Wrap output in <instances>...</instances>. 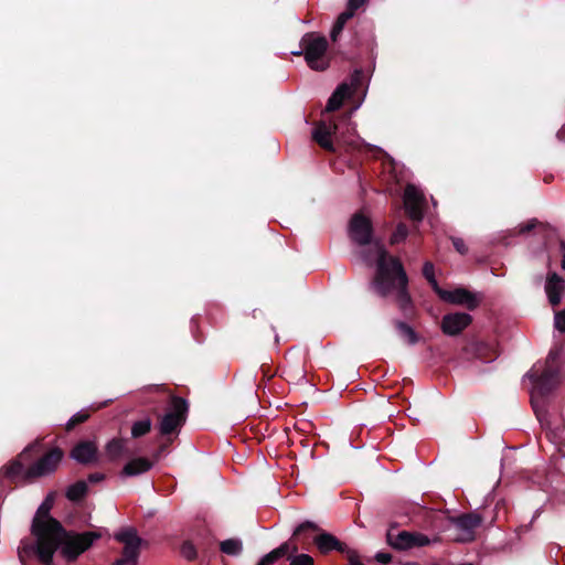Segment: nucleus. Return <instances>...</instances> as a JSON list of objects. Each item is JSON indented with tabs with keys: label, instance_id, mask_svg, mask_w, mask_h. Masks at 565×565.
Masks as SVG:
<instances>
[{
	"label": "nucleus",
	"instance_id": "6e6552de",
	"mask_svg": "<svg viewBox=\"0 0 565 565\" xmlns=\"http://www.w3.org/2000/svg\"><path fill=\"white\" fill-rule=\"evenodd\" d=\"M386 542L397 551H406L430 544V540L427 535L418 532L399 531L395 525L387 530Z\"/></svg>",
	"mask_w": 565,
	"mask_h": 565
},
{
	"label": "nucleus",
	"instance_id": "f704fd0d",
	"mask_svg": "<svg viewBox=\"0 0 565 565\" xmlns=\"http://www.w3.org/2000/svg\"><path fill=\"white\" fill-rule=\"evenodd\" d=\"M537 226H542L544 228H550V225L548 224H544V223H541L539 220L536 218H532L530 221H527L526 223L524 224H521L519 226V234H526V233H530L531 231H533L534 228H536Z\"/></svg>",
	"mask_w": 565,
	"mask_h": 565
},
{
	"label": "nucleus",
	"instance_id": "58836bf2",
	"mask_svg": "<svg viewBox=\"0 0 565 565\" xmlns=\"http://www.w3.org/2000/svg\"><path fill=\"white\" fill-rule=\"evenodd\" d=\"M341 554H344L347 556L349 565H364L360 561L358 552L354 550H351L349 546H348V551L341 552Z\"/></svg>",
	"mask_w": 565,
	"mask_h": 565
},
{
	"label": "nucleus",
	"instance_id": "5701e85b",
	"mask_svg": "<svg viewBox=\"0 0 565 565\" xmlns=\"http://www.w3.org/2000/svg\"><path fill=\"white\" fill-rule=\"evenodd\" d=\"M394 326L399 337L408 344L414 345L419 341V337L416 331L406 322L396 320Z\"/></svg>",
	"mask_w": 565,
	"mask_h": 565
},
{
	"label": "nucleus",
	"instance_id": "4be33fe9",
	"mask_svg": "<svg viewBox=\"0 0 565 565\" xmlns=\"http://www.w3.org/2000/svg\"><path fill=\"white\" fill-rule=\"evenodd\" d=\"M349 86L347 83H341L328 99L326 110L329 113L335 111L341 108L344 100L350 98Z\"/></svg>",
	"mask_w": 565,
	"mask_h": 565
},
{
	"label": "nucleus",
	"instance_id": "aec40b11",
	"mask_svg": "<svg viewBox=\"0 0 565 565\" xmlns=\"http://www.w3.org/2000/svg\"><path fill=\"white\" fill-rule=\"evenodd\" d=\"M334 130L335 126L331 127L326 122L320 121L316 125L312 131V139L326 151L335 152V148L331 138Z\"/></svg>",
	"mask_w": 565,
	"mask_h": 565
},
{
	"label": "nucleus",
	"instance_id": "b1692460",
	"mask_svg": "<svg viewBox=\"0 0 565 565\" xmlns=\"http://www.w3.org/2000/svg\"><path fill=\"white\" fill-rule=\"evenodd\" d=\"M88 492V486L86 481L78 480L71 484L66 490V498L72 502H78L85 498Z\"/></svg>",
	"mask_w": 565,
	"mask_h": 565
},
{
	"label": "nucleus",
	"instance_id": "a878e982",
	"mask_svg": "<svg viewBox=\"0 0 565 565\" xmlns=\"http://www.w3.org/2000/svg\"><path fill=\"white\" fill-rule=\"evenodd\" d=\"M126 441L120 438H113L107 443L105 452L110 461H115L121 457L125 450Z\"/></svg>",
	"mask_w": 565,
	"mask_h": 565
},
{
	"label": "nucleus",
	"instance_id": "7ed1b4c3",
	"mask_svg": "<svg viewBox=\"0 0 565 565\" xmlns=\"http://www.w3.org/2000/svg\"><path fill=\"white\" fill-rule=\"evenodd\" d=\"M43 451V439L38 438L0 469V477L15 486H25L53 473L62 461L64 452L60 447H54L34 460Z\"/></svg>",
	"mask_w": 565,
	"mask_h": 565
},
{
	"label": "nucleus",
	"instance_id": "6ab92c4d",
	"mask_svg": "<svg viewBox=\"0 0 565 565\" xmlns=\"http://www.w3.org/2000/svg\"><path fill=\"white\" fill-rule=\"evenodd\" d=\"M564 290V278L554 271L548 273L545 281V292L552 307H557L561 303Z\"/></svg>",
	"mask_w": 565,
	"mask_h": 565
},
{
	"label": "nucleus",
	"instance_id": "c03bdc74",
	"mask_svg": "<svg viewBox=\"0 0 565 565\" xmlns=\"http://www.w3.org/2000/svg\"><path fill=\"white\" fill-rule=\"evenodd\" d=\"M375 559L381 564H388L392 561V555L390 553L379 552L375 555Z\"/></svg>",
	"mask_w": 565,
	"mask_h": 565
},
{
	"label": "nucleus",
	"instance_id": "4468645a",
	"mask_svg": "<svg viewBox=\"0 0 565 565\" xmlns=\"http://www.w3.org/2000/svg\"><path fill=\"white\" fill-rule=\"evenodd\" d=\"M70 457L83 466H92L98 462L99 452L95 441L81 440L74 445Z\"/></svg>",
	"mask_w": 565,
	"mask_h": 565
},
{
	"label": "nucleus",
	"instance_id": "3c124183",
	"mask_svg": "<svg viewBox=\"0 0 565 565\" xmlns=\"http://www.w3.org/2000/svg\"><path fill=\"white\" fill-rule=\"evenodd\" d=\"M404 565H418V563H415V562H409V563H406Z\"/></svg>",
	"mask_w": 565,
	"mask_h": 565
},
{
	"label": "nucleus",
	"instance_id": "2f4dec72",
	"mask_svg": "<svg viewBox=\"0 0 565 565\" xmlns=\"http://www.w3.org/2000/svg\"><path fill=\"white\" fill-rule=\"evenodd\" d=\"M89 413L85 411H81L73 415L68 422L66 423L65 429L67 431L73 430L77 425L85 423L89 418Z\"/></svg>",
	"mask_w": 565,
	"mask_h": 565
},
{
	"label": "nucleus",
	"instance_id": "7c9ffc66",
	"mask_svg": "<svg viewBox=\"0 0 565 565\" xmlns=\"http://www.w3.org/2000/svg\"><path fill=\"white\" fill-rule=\"evenodd\" d=\"M115 539L118 542L124 543V546L129 544H141V539L137 535V532L134 529H127L117 533Z\"/></svg>",
	"mask_w": 565,
	"mask_h": 565
},
{
	"label": "nucleus",
	"instance_id": "a19ab883",
	"mask_svg": "<svg viewBox=\"0 0 565 565\" xmlns=\"http://www.w3.org/2000/svg\"><path fill=\"white\" fill-rule=\"evenodd\" d=\"M172 443L173 441H169L168 438H163V441L159 445L156 454L153 455L154 460H158L164 452H167Z\"/></svg>",
	"mask_w": 565,
	"mask_h": 565
},
{
	"label": "nucleus",
	"instance_id": "72a5a7b5",
	"mask_svg": "<svg viewBox=\"0 0 565 565\" xmlns=\"http://www.w3.org/2000/svg\"><path fill=\"white\" fill-rule=\"evenodd\" d=\"M408 235V227L404 223H399L391 236V244H399L405 241Z\"/></svg>",
	"mask_w": 565,
	"mask_h": 565
},
{
	"label": "nucleus",
	"instance_id": "39448f33",
	"mask_svg": "<svg viewBox=\"0 0 565 565\" xmlns=\"http://www.w3.org/2000/svg\"><path fill=\"white\" fill-rule=\"evenodd\" d=\"M300 47L301 52H294V54H303L311 70L324 71L329 67V58L327 56L328 41L326 36L313 32L306 33L300 40Z\"/></svg>",
	"mask_w": 565,
	"mask_h": 565
},
{
	"label": "nucleus",
	"instance_id": "79ce46f5",
	"mask_svg": "<svg viewBox=\"0 0 565 565\" xmlns=\"http://www.w3.org/2000/svg\"><path fill=\"white\" fill-rule=\"evenodd\" d=\"M559 358V351L556 350V349H553L548 352V355L546 358V365L545 366H554V367H558V365H556V362Z\"/></svg>",
	"mask_w": 565,
	"mask_h": 565
},
{
	"label": "nucleus",
	"instance_id": "c756f323",
	"mask_svg": "<svg viewBox=\"0 0 565 565\" xmlns=\"http://www.w3.org/2000/svg\"><path fill=\"white\" fill-rule=\"evenodd\" d=\"M152 427V422L150 418H143L141 420H137L131 426V436L132 438H140L147 435Z\"/></svg>",
	"mask_w": 565,
	"mask_h": 565
},
{
	"label": "nucleus",
	"instance_id": "c85d7f7f",
	"mask_svg": "<svg viewBox=\"0 0 565 565\" xmlns=\"http://www.w3.org/2000/svg\"><path fill=\"white\" fill-rule=\"evenodd\" d=\"M423 276L428 281L434 292L438 296L439 292L444 289L439 286L438 281L435 278L434 264L429 260L425 262L423 265Z\"/></svg>",
	"mask_w": 565,
	"mask_h": 565
},
{
	"label": "nucleus",
	"instance_id": "a211bd4d",
	"mask_svg": "<svg viewBox=\"0 0 565 565\" xmlns=\"http://www.w3.org/2000/svg\"><path fill=\"white\" fill-rule=\"evenodd\" d=\"M319 531H321V527L317 523L307 520L295 527L288 541L292 543H297L296 541H298L302 548H307V546L313 543V536L318 534Z\"/></svg>",
	"mask_w": 565,
	"mask_h": 565
},
{
	"label": "nucleus",
	"instance_id": "9b49d317",
	"mask_svg": "<svg viewBox=\"0 0 565 565\" xmlns=\"http://www.w3.org/2000/svg\"><path fill=\"white\" fill-rule=\"evenodd\" d=\"M349 236L360 246H366L373 242L372 221L362 213H355L349 223Z\"/></svg>",
	"mask_w": 565,
	"mask_h": 565
},
{
	"label": "nucleus",
	"instance_id": "ddd939ff",
	"mask_svg": "<svg viewBox=\"0 0 565 565\" xmlns=\"http://www.w3.org/2000/svg\"><path fill=\"white\" fill-rule=\"evenodd\" d=\"M462 351L468 359H477L486 363L494 361L499 355L494 344L478 339L469 340Z\"/></svg>",
	"mask_w": 565,
	"mask_h": 565
},
{
	"label": "nucleus",
	"instance_id": "cd10ccee",
	"mask_svg": "<svg viewBox=\"0 0 565 565\" xmlns=\"http://www.w3.org/2000/svg\"><path fill=\"white\" fill-rule=\"evenodd\" d=\"M365 76L362 70H354L350 76V82H345L349 86V95L353 96L364 87Z\"/></svg>",
	"mask_w": 565,
	"mask_h": 565
},
{
	"label": "nucleus",
	"instance_id": "f03ea898",
	"mask_svg": "<svg viewBox=\"0 0 565 565\" xmlns=\"http://www.w3.org/2000/svg\"><path fill=\"white\" fill-rule=\"evenodd\" d=\"M375 247L377 250L376 268L370 282V289L382 298L394 296L403 315L411 317L414 305L408 290V276L401 259L390 255L380 242L375 243Z\"/></svg>",
	"mask_w": 565,
	"mask_h": 565
},
{
	"label": "nucleus",
	"instance_id": "393cba45",
	"mask_svg": "<svg viewBox=\"0 0 565 565\" xmlns=\"http://www.w3.org/2000/svg\"><path fill=\"white\" fill-rule=\"evenodd\" d=\"M141 544H129L122 548V557L117 559L114 565L136 564L140 553Z\"/></svg>",
	"mask_w": 565,
	"mask_h": 565
},
{
	"label": "nucleus",
	"instance_id": "09e8293b",
	"mask_svg": "<svg viewBox=\"0 0 565 565\" xmlns=\"http://www.w3.org/2000/svg\"><path fill=\"white\" fill-rule=\"evenodd\" d=\"M260 370H262V372H263V377H264V379H270V377L273 376V374L270 373L269 367H268V366H266L265 364H263V365L260 366Z\"/></svg>",
	"mask_w": 565,
	"mask_h": 565
},
{
	"label": "nucleus",
	"instance_id": "20e7f679",
	"mask_svg": "<svg viewBox=\"0 0 565 565\" xmlns=\"http://www.w3.org/2000/svg\"><path fill=\"white\" fill-rule=\"evenodd\" d=\"M188 413L189 403L186 399L177 395L171 396L169 409L160 417L158 426L160 436L173 441L185 424Z\"/></svg>",
	"mask_w": 565,
	"mask_h": 565
},
{
	"label": "nucleus",
	"instance_id": "0eeeda50",
	"mask_svg": "<svg viewBox=\"0 0 565 565\" xmlns=\"http://www.w3.org/2000/svg\"><path fill=\"white\" fill-rule=\"evenodd\" d=\"M298 551V543L286 541L277 548L263 556L257 565H273L275 562L285 556L290 562V565H315V559L312 556L305 553L299 554Z\"/></svg>",
	"mask_w": 565,
	"mask_h": 565
},
{
	"label": "nucleus",
	"instance_id": "f3484780",
	"mask_svg": "<svg viewBox=\"0 0 565 565\" xmlns=\"http://www.w3.org/2000/svg\"><path fill=\"white\" fill-rule=\"evenodd\" d=\"M51 509H52V501L50 500V498H46L42 502V504L39 507V509L36 511V514L33 518L32 526H31V533L35 537V544L34 545H39L40 544V533L42 531H44L43 529H46V526H49L47 524L50 523V521L51 520H56L55 518L50 515Z\"/></svg>",
	"mask_w": 565,
	"mask_h": 565
},
{
	"label": "nucleus",
	"instance_id": "de8ad7c7",
	"mask_svg": "<svg viewBox=\"0 0 565 565\" xmlns=\"http://www.w3.org/2000/svg\"><path fill=\"white\" fill-rule=\"evenodd\" d=\"M559 252L562 254V268L565 269V241L559 242Z\"/></svg>",
	"mask_w": 565,
	"mask_h": 565
},
{
	"label": "nucleus",
	"instance_id": "f8f14e48",
	"mask_svg": "<svg viewBox=\"0 0 565 565\" xmlns=\"http://www.w3.org/2000/svg\"><path fill=\"white\" fill-rule=\"evenodd\" d=\"M425 198L413 184H407L404 191V207L407 216L414 222L424 217Z\"/></svg>",
	"mask_w": 565,
	"mask_h": 565
},
{
	"label": "nucleus",
	"instance_id": "f257e3e1",
	"mask_svg": "<svg viewBox=\"0 0 565 565\" xmlns=\"http://www.w3.org/2000/svg\"><path fill=\"white\" fill-rule=\"evenodd\" d=\"M45 532L40 533V544L25 546L19 550V557L23 559V552L34 553L42 565H54V554L60 550L61 556L68 563L75 562L84 552L88 551L95 541L102 537L96 531L77 533L66 530L58 520H51Z\"/></svg>",
	"mask_w": 565,
	"mask_h": 565
},
{
	"label": "nucleus",
	"instance_id": "9d476101",
	"mask_svg": "<svg viewBox=\"0 0 565 565\" xmlns=\"http://www.w3.org/2000/svg\"><path fill=\"white\" fill-rule=\"evenodd\" d=\"M438 297L445 302L461 306L469 311L476 310L483 300L481 294L472 292L465 287H458L452 290L443 289Z\"/></svg>",
	"mask_w": 565,
	"mask_h": 565
},
{
	"label": "nucleus",
	"instance_id": "1a4fd4ad",
	"mask_svg": "<svg viewBox=\"0 0 565 565\" xmlns=\"http://www.w3.org/2000/svg\"><path fill=\"white\" fill-rule=\"evenodd\" d=\"M489 516L487 508L483 509L482 513L477 511L461 513L457 516H449V522L458 530L463 532V536L459 539L460 542H470L475 540V531L478 529L483 521Z\"/></svg>",
	"mask_w": 565,
	"mask_h": 565
},
{
	"label": "nucleus",
	"instance_id": "473e14b6",
	"mask_svg": "<svg viewBox=\"0 0 565 565\" xmlns=\"http://www.w3.org/2000/svg\"><path fill=\"white\" fill-rule=\"evenodd\" d=\"M180 553L186 561L190 562L196 559L198 557V550L191 541H184L182 543Z\"/></svg>",
	"mask_w": 565,
	"mask_h": 565
},
{
	"label": "nucleus",
	"instance_id": "bb28decb",
	"mask_svg": "<svg viewBox=\"0 0 565 565\" xmlns=\"http://www.w3.org/2000/svg\"><path fill=\"white\" fill-rule=\"evenodd\" d=\"M222 553L230 556H238L243 552V543L239 539H227L220 543Z\"/></svg>",
	"mask_w": 565,
	"mask_h": 565
},
{
	"label": "nucleus",
	"instance_id": "c9c22d12",
	"mask_svg": "<svg viewBox=\"0 0 565 565\" xmlns=\"http://www.w3.org/2000/svg\"><path fill=\"white\" fill-rule=\"evenodd\" d=\"M355 11H356L355 9H353L352 7H350L348 4L347 9L342 13L339 14L335 22H338L344 26L347 24V22L353 18Z\"/></svg>",
	"mask_w": 565,
	"mask_h": 565
},
{
	"label": "nucleus",
	"instance_id": "8fccbe9b",
	"mask_svg": "<svg viewBox=\"0 0 565 565\" xmlns=\"http://www.w3.org/2000/svg\"><path fill=\"white\" fill-rule=\"evenodd\" d=\"M556 136L558 140L565 141V125L561 127Z\"/></svg>",
	"mask_w": 565,
	"mask_h": 565
},
{
	"label": "nucleus",
	"instance_id": "ea45409f",
	"mask_svg": "<svg viewBox=\"0 0 565 565\" xmlns=\"http://www.w3.org/2000/svg\"><path fill=\"white\" fill-rule=\"evenodd\" d=\"M454 248L460 254L466 255L468 253V247L465 241L460 237H451Z\"/></svg>",
	"mask_w": 565,
	"mask_h": 565
},
{
	"label": "nucleus",
	"instance_id": "e433bc0d",
	"mask_svg": "<svg viewBox=\"0 0 565 565\" xmlns=\"http://www.w3.org/2000/svg\"><path fill=\"white\" fill-rule=\"evenodd\" d=\"M355 11H356L355 9H353L352 7H350L348 4L347 9L342 13L339 14L335 22H338L344 26L347 24V22L353 18Z\"/></svg>",
	"mask_w": 565,
	"mask_h": 565
},
{
	"label": "nucleus",
	"instance_id": "dca6fc26",
	"mask_svg": "<svg viewBox=\"0 0 565 565\" xmlns=\"http://www.w3.org/2000/svg\"><path fill=\"white\" fill-rule=\"evenodd\" d=\"M313 543L322 555H327L332 551L339 553L348 551V545L344 542H341L337 536L322 529L313 536Z\"/></svg>",
	"mask_w": 565,
	"mask_h": 565
},
{
	"label": "nucleus",
	"instance_id": "412c9836",
	"mask_svg": "<svg viewBox=\"0 0 565 565\" xmlns=\"http://www.w3.org/2000/svg\"><path fill=\"white\" fill-rule=\"evenodd\" d=\"M153 466V461L148 458L139 457L128 461L121 471V475L127 477L138 476L149 471Z\"/></svg>",
	"mask_w": 565,
	"mask_h": 565
},
{
	"label": "nucleus",
	"instance_id": "2eb2a0df",
	"mask_svg": "<svg viewBox=\"0 0 565 565\" xmlns=\"http://www.w3.org/2000/svg\"><path fill=\"white\" fill-rule=\"evenodd\" d=\"M472 323V317L467 312H450L443 317L440 328L447 335H458Z\"/></svg>",
	"mask_w": 565,
	"mask_h": 565
},
{
	"label": "nucleus",
	"instance_id": "37998d69",
	"mask_svg": "<svg viewBox=\"0 0 565 565\" xmlns=\"http://www.w3.org/2000/svg\"><path fill=\"white\" fill-rule=\"evenodd\" d=\"M344 26L338 22H334L332 29H331V32H330V38L332 40V42H337L339 35L342 33Z\"/></svg>",
	"mask_w": 565,
	"mask_h": 565
},
{
	"label": "nucleus",
	"instance_id": "49530a36",
	"mask_svg": "<svg viewBox=\"0 0 565 565\" xmlns=\"http://www.w3.org/2000/svg\"><path fill=\"white\" fill-rule=\"evenodd\" d=\"M369 0H349L348 4L352 7L353 9L358 10L362 6H364Z\"/></svg>",
	"mask_w": 565,
	"mask_h": 565
},
{
	"label": "nucleus",
	"instance_id": "603ef678",
	"mask_svg": "<svg viewBox=\"0 0 565 565\" xmlns=\"http://www.w3.org/2000/svg\"><path fill=\"white\" fill-rule=\"evenodd\" d=\"M498 509H499V502L495 504V507H494V509L492 510V512H495Z\"/></svg>",
	"mask_w": 565,
	"mask_h": 565
},
{
	"label": "nucleus",
	"instance_id": "a18cd8bd",
	"mask_svg": "<svg viewBox=\"0 0 565 565\" xmlns=\"http://www.w3.org/2000/svg\"><path fill=\"white\" fill-rule=\"evenodd\" d=\"M105 479V475L100 472H93L88 475V481L90 483H97Z\"/></svg>",
	"mask_w": 565,
	"mask_h": 565
},
{
	"label": "nucleus",
	"instance_id": "423d86ee",
	"mask_svg": "<svg viewBox=\"0 0 565 565\" xmlns=\"http://www.w3.org/2000/svg\"><path fill=\"white\" fill-rule=\"evenodd\" d=\"M526 376L533 383L531 404L535 414H539V404L541 399L548 396L561 383L559 367L545 366L541 374L532 369Z\"/></svg>",
	"mask_w": 565,
	"mask_h": 565
},
{
	"label": "nucleus",
	"instance_id": "864d4df0",
	"mask_svg": "<svg viewBox=\"0 0 565 565\" xmlns=\"http://www.w3.org/2000/svg\"><path fill=\"white\" fill-rule=\"evenodd\" d=\"M495 521V515L491 516L490 523H493Z\"/></svg>",
	"mask_w": 565,
	"mask_h": 565
},
{
	"label": "nucleus",
	"instance_id": "4c0bfd02",
	"mask_svg": "<svg viewBox=\"0 0 565 565\" xmlns=\"http://www.w3.org/2000/svg\"><path fill=\"white\" fill-rule=\"evenodd\" d=\"M554 326L561 332H565V308L555 313Z\"/></svg>",
	"mask_w": 565,
	"mask_h": 565
}]
</instances>
